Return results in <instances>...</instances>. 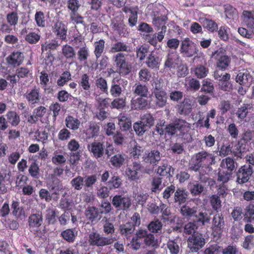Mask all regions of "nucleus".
Segmentation results:
<instances>
[{
    "mask_svg": "<svg viewBox=\"0 0 254 254\" xmlns=\"http://www.w3.org/2000/svg\"><path fill=\"white\" fill-rule=\"evenodd\" d=\"M141 121L148 128L154 125V118L150 113H146L141 117Z\"/></svg>",
    "mask_w": 254,
    "mask_h": 254,
    "instance_id": "nucleus-64",
    "label": "nucleus"
},
{
    "mask_svg": "<svg viewBox=\"0 0 254 254\" xmlns=\"http://www.w3.org/2000/svg\"><path fill=\"white\" fill-rule=\"evenodd\" d=\"M70 21L75 25L81 24L83 25L85 24L84 17L79 13H69Z\"/></svg>",
    "mask_w": 254,
    "mask_h": 254,
    "instance_id": "nucleus-53",
    "label": "nucleus"
},
{
    "mask_svg": "<svg viewBox=\"0 0 254 254\" xmlns=\"http://www.w3.org/2000/svg\"><path fill=\"white\" fill-rule=\"evenodd\" d=\"M12 214L15 217H19L23 211L22 207L20 206V202L18 200H13L11 204Z\"/></svg>",
    "mask_w": 254,
    "mask_h": 254,
    "instance_id": "nucleus-54",
    "label": "nucleus"
},
{
    "mask_svg": "<svg viewBox=\"0 0 254 254\" xmlns=\"http://www.w3.org/2000/svg\"><path fill=\"white\" fill-rule=\"evenodd\" d=\"M29 229L35 237L41 238L45 233L40 228L43 223V218L41 211L31 214L28 219Z\"/></svg>",
    "mask_w": 254,
    "mask_h": 254,
    "instance_id": "nucleus-5",
    "label": "nucleus"
},
{
    "mask_svg": "<svg viewBox=\"0 0 254 254\" xmlns=\"http://www.w3.org/2000/svg\"><path fill=\"white\" fill-rule=\"evenodd\" d=\"M254 235L250 234L245 237L242 244V247L247 250H250L254 247Z\"/></svg>",
    "mask_w": 254,
    "mask_h": 254,
    "instance_id": "nucleus-58",
    "label": "nucleus"
},
{
    "mask_svg": "<svg viewBox=\"0 0 254 254\" xmlns=\"http://www.w3.org/2000/svg\"><path fill=\"white\" fill-rule=\"evenodd\" d=\"M125 160V158L124 155L118 154L111 158L110 162L114 167L119 168L123 165Z\"/></svg>",
    "mask_w": 254,
    "mask_h": 254,
    "instance_id": "nucleus-46",
    "label": "nucleus"
},
{
    "mask_svg": "<svg viewBox=\"0 0 254 254\" xmlns=\"http://www.w3.org/2000/svg\"><path fill=\"white\" fill-rule=\"evenodd\" d=\"M191 110V105L186 99L178 105L177 112L180 115H188L190 113Z\"/></svg>",
    "mask_w": 254,
    "mask_h": 254,
    "instance_id": "nucleus-36",
    "label": "nucleus"
},
{
    "mask_svg": "<svg viewBox=\"0 0 254 254\" xmlns=\"http://www.w3.org/2000/svg\"><path fill=\"white\" fill-rule=\"evenodd\" d=\"M190 191L193 195L200 194L204 190V187L198 182L190 183Z\"/></svg>",
    "mask_w": 254,
    "mask_h": 254,
    "instance_id": "nucleus-52",
    "label": "nucleus"
},
{
    "mask_svg": "<svg viewBox=\"0 0 254 254\" xmlns=\"http://www.w3.org/2000/svg\"><path fill=\"white\" fill-rule=\"evenodd\" d=\"M225 222L223 215L222 213L215 214L212 219V234L214 237L218 238L221 237L223 232Z\"/></svg>",
    "mask_w": 254,
    "mask_h": 254,
    "instance_id": "nucleus-11",
    "label": "nucleus"
},
{
    "mask_svg": "<svg viewBox=\"0 0 254 254\" xmlns=\"http://www.w3.org/2000/svg\"><path fill=\"white\" fill-rule=\"evenodd\" d=\"M89 151L92 154L93 156L98 159L101 158L104 153L110 157L113 153L114 148L112 145H109L106 149L103 143L99 141H93L88 145Z\"/></svg>",
    "mask_w": 254,
    "mask_h": 254,
    "instance_id": "nucleus-6",
    "label": "nucleus"
},
{
    "mask_svg": "<svg viewBox=\"0 0 254 254\" xmlns=\"http://www.w3.org/2000/svg\"><path fill=\"white\" fill-rule=\"evenodd\" d=\"M6 19L8 24L15 26L18 22L19 17L16 11H11L6 15Z\"/></svg>",
    "mask_w": 254,
    "mask_h": 254,
    "instance_id": "nucleus-55",
    "label": "nucleus"
},
{
    "mask_svg": "<svg viewBox=\"0 0 254 254\" xmlns=\"http://www.w3.org/2000/svg\"><path fill=\"white\" fill-rule=\"evenodd\" d=\"M113 60L116 67V71L121 76H125L131 72L132 64L127 60L125 54L118 53L114 56Z\"/></svg>",
    "mask_w": 254,
    "mask_h": 254,
    "instance_id": "nucleus-4",
    "label": "nucleus"
},
{
    "mask_svg": "<svg viewBox=\"0 0 254 254\" xmlns=\"http://www.w3.org/2000/svg\"><path fill=\"white\" fill-rule=\"evenodd\" d=\"M243 15L245 23L247 27L254 33V12L244 11Z\"/></svg>",
    "mask_w": 254,
    "mask_h": 254,
    "instance_id": "nucleus-35",
    "label": "nucleus"
},
{
    "mask_svg": "<svg viewBox=\"0 0 254 254\" xmlns=\"http://www.w3.org/2000/svg\"><path fill=\"white\" fill-rule=\"evenodd\" d=\"M195 219L193 222L197 223L199 225H204L206 223H209L210 221L209 216L206 212H200L198 214H194L193 216Z\"/></svg>",
    "mask_w": 254,
    "mask_h": 254,
    "instance_id": "nucleus-41",
    "label": "nucleus"
},
{
    "mask_svg": "<svg viewBox=\"0 0 254 254\" xmlns=\"http://www.w3.org/2000/svg\"><path fill=\"white\" fill-rule=\"evenodd\" d=\"M188 246L192 252H197L205 245V239L202 234L196 232L190 236L188 240Z\"/></svg>",
    "mask_w": 254,
    "mask_h": 254,
    "instance_id": "nucleus-10",
    "label": "nucleus"
},
{
    "mask_svg": "<svg viewBox=\"0 0 254 254\" xmlns=\"http://www.w3.org/2000/svg\"><path fill=\"white\" fill-rule=\"evenodd\" d=\"M105 41L100 39L94 43V54L97 59L101 57L105 51Z\"/></svg>",
    "mask_w": 254,
    "mask_h": 254,
    "instance_id": "nucleus-37",
    "label": "nucleus"
},
{
    "mask_svg": "<svg viewBox=\"0 0 254 254\" xmlns=\"http://www.w3.org/2000/svg\"><path fill=\"white\" fill-rule=\"evenodd\" d=\"M138 10L139 9L137 6L131 7L124 6L122 9V11L125 13L129 12L130 14L128 19V25L130 27L135 26L137 24Z\"/></svg>",
    "mask_w": 254,
    "mask_h": 254,
    "instance_id": "nucleus-21",
    "label": "nucleus"
},
{
    "mask_svg": "<svg viewBox=\"0 0 254 254\" xmlns=\"http://www.w3.org/2000/svg\"><path fill=\"white\" fill-rule=\"evenodd\" d=\"M126 97H117L111 102L112 108L118 110L123 109L126 105Z\"/></svg>",
    "mask_w": 254,
    "mask_h": 254,
    "instance_id": "nucleus-40",
    "label": "nucleus"
},
{
    "mask_svg": "<svg viewBox=\"0 0 254 254\" xmlns=\"http://www.w3.org/2000/svg\"><path fill=\"white\" fill-rule=\"evenodd\" d=\"M197 208L195 207L190 208L186 205L182 206L180 209V212L182 216L186 218H190L196 213Z\"/></svg>",
    "mask_w": 254,
    "mask_h": 254,
    "instance_id": "nucleus-42",
    "label": "nucleus"
},
{
    "mask_svg": "<svg viewBox=\"0 0 254 254\" xmlns=\"http://www.w3.org/2000/svg\"><path fill=\"white\" fill-rule=\"evenodd\" d=\"M69 13L78 12L81 6L78 0H68L66 3Z\"/></svg>",
    "mask_w": 254,
    "mask_h": 254,
    "instance_id": "nucleus-50",
    "label": "nucleus"
},
{
    "mask_svg": "<svg viewBox=\"0 0 254 254\" xmlns=\"http://www.w3.org/2000/svg\"><path fill=\"white\" fill-rule=\"evenodd\" d=\"M253 173V167L250 164L241 166L236 173V182L240 185L248 182Z\"/></svg>",
    "mask_w": 254,
    "mask_h": 254,
    "instance_id": "nucleus-8",
    "label": "nucleus"
},
{
    "mask_svg": "<svg viewBox=\"0 0 254 254\" xmlns=\"http://www.w3.org/2000/svg\"><path fill=\"white\" fill-rule=\"evenodd\" d=\"M142 169V166L140 163L134 161L127 165L126 174L129 180L135 181L139 179V173Z\"/></svg>",
    "mask_w": 254,
    "mask_h": 254,
    "instance_id": "nucleus-17",
    "label": "nucleus"
},
{
    "mask_svg": "<svg viewBox=\"0 0 254 254\" xmlns=\"http://www.w3.org/2000/svg\"><path fill=\"white\" fill-rule=\"evenodd\" d=\"M232 173L225 171L223 169L220 170L218 174V181L222 182V184L227 183L231 177Z\"/></svg>",
    "mask_w": 254,
    "mask_h": 254,
    "instance_id": "nucleus-62",
    "label": "nucleus"
},
{
    "mask_svg": "<svg viewBox=\"0 0 254 254\" xmlns=\"http://www.w3.org/2000/svg\"><path fill=\"white\" fill-rule=\"evenodd\" d=\"M58 47V42L56 40H52L51 42L46 41L41 44V51L42 53L45 51L50 52L51 51L56 50Z\"/></svg>",
    "mask_w": 254,
    "mask_h": 254,
    "instance_id": "nucleus-45",
    "label": "nucleus"
},
{
    "mask_svg": "<svg viewBox=\"0 0 254 254\" xmlns=\"http://www.w3.org/2000/svg\"><path fill=\"white\" fill-rule=\"evenodd\" d=\"M77 231L75 228L67 229L63 231L61 233V236L69 243H73L76 238Z\"/></svg>",
    "mask_w": 254,
    "mask_h": 254,
    "instance_id": "nucleus-29",
    "label": "nucleus"
},
{
    "mask_svg": "<svg viewBox=\"0 0 254 254\" xmlns=\"http://www.w3.org/2000/svg\"><path fill=\"white\" fill-rule=\"evenodd\" d=\"M153 94L155 98V105L157 108L164 107L167 101L168 96L165 90L160 86V83H155Z\"/></svg>",
    "mask_w": 254,
    "mask_h": 254,
    "instance_id": "nucleus-12",
    "label": "nucleus"
},
{
    "mask_svg": "<svg viewBox=\"0 0 254 254\" xmlns=\"http://www.w3.org/2000/svg\"><path fill=\"white\" fill-rule=\"evenodd\" d=\"M163 121L157 123L155 127V131L161 136L168 135L170 137L176 136L184 142H189L190 136L189 133L190 124L185 120L180 119L175 120L173 123L165 126Z\"/></svg>",
    "mask_w": 254,
    "mask_h": 254,
    "instance_id": "nucleus-1",
    "label": "nucleus"
},
{
    "mask_svg": "<svg viewBox=\"0 0 254 254\" xmlns=\"http://www.w3.org/2000/svg\"><path fill=\"white\" fill-rule=\"evenodd\" d=\"M52 30L57 39L61 41L66 39L67 28L63 21L57 20L55 22L52 26Z\"/></svg>",
    "mask_w": 254,
    "mask_h": 254,
    "instance_id": "nucleus-15",
    "label": "nucleus"
},
{
    "mask_svg": "<svg viewBox=\"0 0 254 254\" xmlns=\"http://www.w3.org/2000/svg\"><path fill=\"white\" fill-rule=\"evenodd\" d=\"M113 242L112 238L104 237L97 232H92L88 235V243L92 247H103Z\"/></svg>",
    "mask_w": 254,
    "mask_h": 254,
    "instance_id": "nucleus-7",
    "label": "nucleus"
},
{
    "mask_svg": "<svg viewBox=\"0 0 254 254\" xmlns=\"http://www.w3.org/2000/svg\"><path fill=\"white\" fill-rule=\"evenodd\" d=\"M251 108V106L249 104H244L239 108L236 113L238 119L240 120L244 119L248 114V109Z\"/></svg>",
    "mask_w": 254,
    "mask_h": 254,
    "instance_id": "nucleus-48",
    "label": "nucleus"
},
{
    "mask_svg": "<svg viewBox=\"0 0 254 254\" xmlns=\"http://www.w3.org/2000/svg\"><path fill=\"white\" fill-rule=\"evenodd\" d=\"M214 155L205 151H202L195 154L190 165V170L198 171L200 168H208L214 163Z\"/></svg>",
    "mask_w": 254,
    "mask_h": 254,
    "instance_id": "nucleus-2",
    "label": "nucleus"
},
{
    "mask_svg": "<svg viewBox=\"0 0 254 254\" xmlns=\"http://www.w3.org/2000/svg\"><path fill=\"white\" fill-rule=\"evenodd\" d=\"M198 229V226L195 222H190L186 224L184 227V234L186 235H193L196 233V230Z\"/></svg>",
    "mask_w": 254,
    "mask_h": 254,
    "instance_id": "nucleus-49",
    "label": "nucleus"
},
{
    "mask_svg": "<svg viewBox=\"0 0 254 254\" xmlns=\"http://www.w3.org/2000/svg\"><path fill=\"white\" fill-rule=\"evenodd\" d=\"M244 220L247 223L254 221V203H250L243 212Z\"/></svg>",
    "mask_w": 254,
    "mask_h": 254,
    "instance_id": "nucleus-30",
    "label": "nucleus"
},
{
    "mask_svg": "<svg viewBox=\"0 0 254 254\" xmlns=\"http://www.w3.org/2000/svg\"><path fill=\"white\" fill-rule=\"evenodd\" d=\"M133 128L138 135H143L148 129L147 127L141 121L134 123Z\"/></svg>",
    "mask_w": 254,
    "mask_h": 254,
    "instance_id": "nucleus-60",
    "label": "nucleus"
},
{
    "mask_svg": "<svg viewBox=\"0 0 254 254\" xmlns=\"http://www.w3.org/2000/svg\"><path fill=\"white\" fill-rule=\"evenodd\" d=\"M188 192L182 188H178L174 193V201L175 203L180 205L185 203L187 200Z\"/></svg>",
    "mask_w": 254,
    "mask_h": 254,
    "instance_id": "nucleus-26",
    "label": "nucleus"
},
{
    "mask_svg": "<svg viewBox=\"0 0 254 254\" xmlns=\"http://www.w3.org/2000/svg\"><path fill=\"white\" fill-rule=\"evenodd\" d=\"M252 77L249 73L239 72L236 78V81L241 85L248 87L252 82Z\"/></svg>",
    "mask_w": 254,
    "mask_h": 254,
    "instance_id": "nucleus-34",
    "label": "nucleus"
},
{
    "mask_svg": "<svg viewBox=\"0 0 254 254\" xmlns=\"http://www.w3.org/2000/svg\"><path fill=\"white\" fill-rule=\"evenodd\" d=\"M134 230V225L130 222L121 224L119 226V231L121 235L127 239H129L132 237Z\"/></svg>",
    "mask_w": 254,
    "mask_h": 254,
    "instance_id": "nucleus-24",
    "label": "nucleus"
},
{
    "mask_svg": "<svg viewBox=\"0 0 254 254\" xmlns=\"http://www.w3.org/2000/svg\"><path fill=\"white\" fill-rule=\"evenodd\" d=\"M108 183L110 189H117L121 186L122 180L120 176L115 173Z\"/></svg>",
    "mask_w": 254,
    "mask_h": 254,
    "instance_id": "nucleus-56",
    "label": "nucleus"
},
{
    "mask_svg": "<svg viewBox=\"0 0 254 254\" xmlns=\"http://www.w3.org/2000/svg\"><path fill=\"white\" fill-rule=\"evenodd\" d=\"M118 125L122 131H127L131 128V121L130 118L125 113H121L117 117Z\"/></svg>",
    "mask_w": 254,
    "mask_h": 254,
    "instance_id": "nucleus-23",
    "label": "nucleus"
},
{
    "mask_svg": "<svg viewBox=\"0 0 254 254\" xmlns=\"http://www.w3.org/2000/svg\"><path fill=\"white\" fill-rule=\"evenodd\" d=\"M70 184L75 190H80L84 186V178L80 176H78L71 180Z\"/></svg>",
    "mask_w": 254,
    "mask_h": 254,
    "instance_id": "nucleus-63",
    "label": "nucleus"
},
{
    "mask_svg": "<svg viewBox=\"0 0 254 254\" xmlns=\"http://www.w3.org/2000/svg\"><path fill=\"white\" fill-rule=\"evenodd\" d=\"M100 129V126L99 123L95 122L89 123L88 127L85 131V135L87 138H93L99 135Z\"/></svg>",
    "mask_w": 254,
    "mask_h": 254,
    "instance_id": "nucleus-25",
    "label": "nucleus"
},
{
    "mask_svg": "<svg viewBox=\"0 0 254 254\" xmlns=\"http://www.w3.org/2000/svg\"><path fill=\"white\" fill-rule=\"evenodd\" d=\"M143 161L146 164L154 167L158 164L161 160V154L159 151L153 150L146 151L143 155Z\"/></svg>",
    "mask_w": 254,
    "mask_h": 254,
    "instance_id": "nucleus-18",
    "label": "nucleus"
},
{
    "mask_svg": "<svg viewBox=\"0 0 254 254\" xmlns=\"http://www.w3.org/2000/svg\"><path fill=\"white\" fill-rule=\"evenodd\" d=\"M23 96L31 107H35L40 102L41 95L40 89L36 87L28 90Z\"/></svg>",
    "mask_w": 254,
    "mask_h": 254,
    "instance_id": "nucleus-13",
    "label": "nucleus"
},
{
    "mask_svg": "<svg viewBox=\"0 0 254 254\" xmlns=\"http://www.w3.org/2000/svg\"><path fill=\"white\" fill-rule=\"evenodd\" d=\"M71 74L69 71H64L57 80V84L60 87L64 86L68 81L70 80Z\"/></svg>",
    "mask_w": 254,
    "mask_h": 254,
    "instance_id": "nucleus-61",
    "label": "nucleus"
},
{
    "mask_svg": "<svg viewBox=\"0 0 254 254\" xmlns=\"http://www.w3.org/2000/svg\"><path fill=\"white\" fill-rule=\"evenodd\" d=\"M143 97H140L135 99H132L130 104L131 109L138 110L145 109L148 106V101Z\"/></svg>",
    "mask_w": 254,
    "mask_h": 254,
    "instance_id": "nucleus-27",
    "label": "nucleus"
},
{
    "mask_svg": "<svg viewBox=\"0 0 254 254\" xmlns=\"http://www.w3.org/2000/svg\"><path fill=\"white\" fill-rule=\"evenodd\" d=\"M208 71V68L202 64L197 65L194 70V74L198 78H203L206 77Z\"/></svg>",
    "mask_w": 254,
    "mask_h": 254,
    "instance_id": "nucleus-44",
    "label": "nucleus"
},
{
    "mask_svg": "<svg viewBox=\"0 0 254 254\" xmlns=\"http://www.w3.org/2000/svg\"><path fill=\"white\" fill-rule=\"evenodd\" d=\"M36 25L39 27H45L46 26V19L45 14L43 11H36L34 16Z\"/></svg>",
    "mask_w": 254,
    "mask_h": 254,
    "instance_id": "nucleus-51",
    "label": "nucleus"
},
{
    "mask_svg": "<svg viewBox=\"0 0 254 254\" xmlns=\"http://www.w3.org/2000/svg\"><path fill=\"white\" fill-rule=\"evenodd\" d=\"M128 48V46L124 42H117L113 45L111 50L114 53H122L121 52H127Z\"/></svg>",
    "mask_w": 254,
    "mask_h": 254,
    "instance_id": "nucleus-57",
    "label": "nucleus"
},
{
    "mask_svg": "<svg viewBox=\"0 0 254 254\" xmlns=\"http://www.w3.org/2000/svg\"><path fill=\"white\" fill-rule=\"evenodd\" d=\"M99 213L98 209L94 206L88 207L85 211L87 219L91 222H93L97 218Z\"/></svg>",
    "mask_w": 254,
    "mask_h": 254,
    "instance_id": "nucleus-38",
    "label": "nucleus"
},
{
    "mask_svg": "<svg viewBox=\"0 0 254 254\" xmlns=\"http://www.w3.org/2000/svg\"><path fill=\"white\" fill-rule=\"evenodd\" d=\"M179 57L174 53H170L166 57L164 64L165 71H172L178 67Z\"/></svg>",
    "mask_w": 254,
    "mask_h": 254,
    "instance_id": "nucleus-20",
    "label": "nucleus"
},
{
    "mask_svg": "<svg viewBox=\"0 0 254 254\" xmlns=\"http://www.w3.org/2000/svg\"><path fill=\"white\" fill-rule=\"evenodd\" d=\"M120 79L114 78L111 82L110 89V94L114 98L119 97L123 91L122 87L120 85Z\"/></svg>",
    "mask_w": 254,
    "mask_h": 254,
    "instance_id": "nucleus-28",
    "label": "nucleus"
},
{
    "mask_svg": "<svg viewBox=\"0 0 254 254\" xmlns=\"http://www.w3.org/2000/svg\"><path fill=\"white\" fill-rule=\"evenodd\" d=\"M154 239L155 238L153 234L148 233L146 230H139L135 236L132 239L131 247L133 249L137 250L140 248L142 244L149 246H153Z\"/></svg>",
    "mask_w": 254,
    "mask_h": 254,
    "instance_id": "nucleus-3",
    "label": "nucleus"
},
{
    "mask_svg": "<svg viewBox=\"0 0 254 254\" xmlns=\"http://www.w3.org/2000/svg\"><path fill=\"white\" fill-rule=\"evenodd\" d=\"M198 51L196 44L189 38L182 41L180 52L184 57L191 58L196 54Z\"/></svg>",
    "mask_w": 254,
    "mask_h": 254,
    "instance_id": "nucleus-9",
    "label": "nucleus"
},
{
    "mask_svg": "<svg viewBox=\"0 0 254 254\" xmlns=\"http://www.w3.org/2000/svg\"><path fill=\"white\" fill-rule=\"evenodd\" d=\"M221 166L225 167L227 169L228 171L232 173L235 168V161L232 158L227 157L222 161Z\"/></svg>",
    "mask_w": 254,
    "mask_h": 254,
    "instance_id": "nucleus-59",
    "label": "nucleus"
},
{
    "mask_svg": "<svg viewBox=\"0 0 254 254\" xmlns=\"http://www.w3.org/2000/svg\"><path fill=\"white\" fill-rule=\"evenodd\" d=\"M152 18V24L155 29L159 31L160 27L166 26L168 17L166 15L160 13L159 11H153L151 14Z\"/></svg>",
    "mask_w": 254,
    "mask_h": 254,
    "instance_id": "nucleus-22",
    "label": "nucleus"
},
{
    "mask_svg": "<svg viewBox=\"0 0 254 254\" xmlns=\"http://www.w3.org/2000/svg\"><path fill=\"white\" fill-rule=\"evenodd\" d=\"M113 206L118 210H127L131 206V199L128 197L116 195L112 199Z\"/></svg>",
    "mask_w": 254,
    "mask_h": 254,
    "instance_id": "nucleus-16",
    "label": "nucleus"
},
{
    "mask_svg": "<svg viewBox=\"0 0 254 254\" xmlns=\"http://www.w3.org/2000/svg\"><path fill=\"white\" fill-rule=\"evenodd\" d=\"M173 169L170 165L167 164H163L159 166L157 170V174L162 177L167 178L172 176L170 174L171 170Z\"/></svg>",
    "mask_w": 254,
    "mask_h": 254,
    "instance_id": "nucleus-43",
    "label": "nucleus"
},
{
    "mask_svg": "<svg viewBox=\"0 0 254 254\" xmlns=\"http://www.w3.org/2000/svg\"><path fill=\"white\" fill-rule=\"evenodd\" d=\"M40 35L35 32H29L28 34L24 37L25 41L30 44H37L40 40Z\"/></svg>",
    "mask_w": 254,
    "mask_h": 254,
    "instance_id": "nucleus-47",
    "label": "nucleus"
},
{
    "mask_svg": "<svg viewBox=\"0 0 254 254\" xmlns=\"http://www.w3.org/2000/svg\"><path fill=\"white\" fill-rule=\"evenodd\" d=\"M5 116L7 123H8L12 127L17 126L20 122V118L19 115L14 111H8Z\"/></svg>",
    "mask_w": 254,
    "mask_h": 254,
    "instance_id": "nucleus-33",
    "label": "nucleus"
},
{
    "mask_svg": "<svg viewBox=\"0 0 254 254\" xmlns=\"http://www.w3.org/2000/svg\"><path fill=\"white\" fill-rule=\"evenodd\" d=\"M160 62L159 57L152 52L147 57L145 63L148 67L154 69L159 68Z\"/></svg>",
    "mask_w": 254,
    "mask_h": 254,
    "instance_id": "nucleus-31",
    "label": "nucleus"
},
{
    "mask_svg": "<svg viewBox=\"0 0 254 254\" xmlns=\"http://www.w3.org/2000/svg\"><path fill=\"white\" fill-rule=\"evenodd\" d=\"M212 57L216 61L217 67L222 70H225L231 63L230 57L225 55L221 51H215Z\"/></svg>",
    "mask_w": 254,
    "mask_h": 254,
    "instance_id": "nucleus-14",
    "label": "nucleus"
},
{
    "mask_svg": "<svg viewBox=\"0 0 254 254\" xmlns=\"http://www.w3.org/2000/svg\"><path fill=\"white\" fill-rule=\"evenodd\" d=\"M65 124L67 128L72 130H76L79 127L80 122L77 118L68 115L65 118Z\"/></svg>",
    "mask_w": 254,
    "mask_h": 254,
    "instance_id": "nucleus-32",
    "label": "nucleus"
},
{
    "mask_svg": "<svg viewBox=\"0 0 254 254\" xmlns=\"http://www.w3.org/2000/svg\"><path fill=\"white\" fill-rule=\"evenodd\" d=\"M24 59L23 53L20 51H16L12 52L6 57V62L8 65L16 67L22 64Z\"/></svg>",
    "mask_w": 254,
    "mask_h": 254,
    "instance_id": "nucleus-19",
    "label": "nucleus"
},
{
    "mask_svg": "<svg viewBox=\"0 0 254 254\" xmlns=\"http://www.w3.org/2000/svg\"><path fill=\"white\" fill-rule=\"evenodd\" d=\"M62 52L63 55L67 60H72L75 58L76 55L74 48L68 44H65L63 46Z\"/></svg>",
    "mask_w": 254,
    "mask_h": 254,
    "instance_id": "nucleus-39",
    "label": "nucleus"
}]
</instances>
